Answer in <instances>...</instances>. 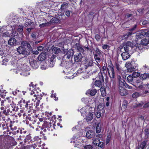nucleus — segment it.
I'll return each mask as SVG.
<instances>
[{
  "mask_svg": "<svg viewBox=\"0 0 149 149\" xmlns=\"http://www.w3.org/2000/svg\"><path fill=\"white\" fill-rule=\"evenodd\" d=\"M127 63H129V64L131 65V66L132 67V68H134L136 70H137L138 68V65L136 63V61H134L132 60L131 62H127Z\"/></svg>",
  "mask_w": 149,
  "mask_h": 149,
  "instance_id": "dca6fc26",
  "label": "nucleus"
},
{
  "mask_svg": "<svg viewBox=\"0 0 149 149\" xmlns=\"http://www.w3.org/2000/svg\"><path fill=\"white\" fill-rule=\"evenodd\" d=\"M10 65L13 69H18L19 70H22V68L25 67H26V68H29V67L27 66L23 65L22 64L19 60L15 59H12Z\"/></svg>",
  "mask_w": 149,
  "mask_h": 149,
  "instance_id": "7ed1b4c3",
  "label": "nucleus"
},
{
  "mask_svg": "<svg viewBox=\"0 0 149 149\" xmlns=\"http://www.w3.org/2000/svg\"><path fill=\"white\" fill-rule=\"evenodd\" d=\"M93 62L92 60L89 59L86 63V65H85L86 67V68H87L88 66H92L93 65Z\"/></svg>",
  "mask_w": 149,
  "mask_h": 149,
  "instance_id": "e433bc0d",
  "label": "nucleus"
},
{
  "mask_svg": "<svg viewBox=\"0 0 149 149\" xmlns=\"http://www.w3.org/2000/svg\"><path fill=\"white\" fill-rule=\"evenodd\" d=\"M83 56L81 53L77 54L74 55V61L76 62H78L81 61Z\"/></svg>",
  "mask_w": 149,
  "mask_h": 149,
  "instance_id": "a211bd4d",
  "label": "nucleus"
},
{
  "mask_svg": "<svg viewBox=\"0 0 149 149\" xmlns=\"http://www.w3.org/2000/svg\"><path fill=\"white\" fill-rule=\"evenodd\" d=\"M56 16H57V18L53 17L50 20V23H58L60 21V19H61L60 17H58L57 16V15H56Z\"/></svg>",
  "mask_w": 149,
  "mask_h": 149,
  "instance_id": "b1692460",
  "label": "nucleus"
},
{
  "mask_svg": "<svg viewBox=\"0 0 149 149\" xmlns=\"http://www.w3.org/2000/svg\"><path fill=\"white\" fill-rule=\"evenodd\" d=\"M147 144L146 141L142 142L141 144L138 146V149H143L146 147Z\"/></svg>",
  "mask_w": 149,
  "mask_h": 149,
  "instance_id": "cd10ccee",
  "label": "nucleus"
},
{
  "mask_svg": "<svg viewBox=\"0 0 149 149\" xmlns=\"http://www.w3.org/2000/svg\"><path fill=\"white\" fill-rule=\"evenodd\" d=\"M97 92V91L95 89H89L86 91V94L87 95L90 94L92 96H94L96 93Z\"/></svg>",
  "mask_w": 149,
  "mask_h": 149,
  "instance_id": "aec40b11",
  "label": "nucleus"
},
{
  "mask_svg": "<svg viewBox=\"0 0 149 149\" xmlns=\"http://www.w3.org/2000/svg\"><path fill=\"white\" fill-rule=\"evenodd\" d=\"M101 124L99 123L97 125L96 128V132L97 133H100L101 130Z\"/></svg>",
  "mask_w": 149,
  "mask_h": 149,
  "instance_id": "2f4dec72",
  "label": "nucleus"
},
{
  "mask_svg": "<svg viewBox=\"0 0 149 149\" xmlns=\"http://www.w3.org/2000/svg\"><path fill=\"white\" fill-rule=\"evenodd\" d=\"M77 48L79 52H83L84 51V50L83 48L81 47H77Z\"/></svg>",
  "mask_w": 149,
  "mask_h": 149,
  "instance_id": "774afa93",
  "label": "nucleus"
},
{
  "mask_svg": "<svg viewBox=\"0 0 149 149\" xmlns=\"http://www.w3.org/2000/svg\"><path fill=\"white\" fill-rule=\"evenodd\" d=\"M95 134V133L93 131L89 130L86 132V135L87 138L90 139L92 138Z\"/></svg>",
  "mask_w": 149,
  "mask_h": 149,
  "instance_id": "4be33fe9",
  "label": "nucleus"
},
{
  "mask_svg": "<svg viewBox=\"0 0 149 149\" xmlns=\"http://www.w3.org/2000/svg\"><path fill=\"white\" fill-rule=\"evenodd\" d=\"M51 3H47L46 5L45 6V7L46 8H47L48 9L51 8V7H52V5L51 4L50 5V4Z\"/></svg>",
  "mask_w": 149,
  "mask_h": 149,
  "instance_id": "e2e57ef3",
  "label": "nucleus"
},
{
  "mask_svg": "<svg viewBox=\"0 0 149 149\" xmlns=\"http://www.w3.org/2000/svg\"><path fill=\"white\" fill-rule=\"evenodd\" d=\"M10 30L8 31H7L3 33L2 36L3 38L6 37H11V34L10 33Z\"/></svg>",
  "mask_w": 149,
  "mask_h": 149,
  "instance_id": "c9c22d12",
  "label": "nucleus"
},
{
  "mask_svg": "<svg viewBox=\"0 0 149 149\" xmlns=\"http://www.w3.org/2000/svg\"><path fill=\"white\" fill-rule=\"evenodd\" d=\"M31 65L34 69H36L39 65V62L37 60H33L30 61Z\"/></svg>",
  "mask_w": 149,
  "mask_h": 149,
  "instance_id": "ddd939ff",
  "label": "nucleus"
},
{
  "mask_svg": "<svg viewBox=\"0 0 149 149\" xmlns=\"http://www.w3.org/2000/svg\"><path fill=\"white\" fill-rule=\"evenodd\" d=\"M17 40L14 38H10L8 41V44L10 45L14 46L16 45Z\"/></svg>",
  "mask_w": 149,
  "mask_h": 149,
  "instance_id": "a878e982",
  "label": "nucleus"
},
{
  "mask_svg": "<svg viewBox=\"0 0 149 149\" xmlns=\"http://www.w3.org/2000/svg\"><path fill=\"white\" fill-rule=\"evenodd\" d=\"M132 75L134 78H136L139 77L140 75V73L138 72H134Z\"/></svg>",
  "mask_w": 149,
  "mask_h": 149,
  "instance_id": "79ce46f5",
  "label": "nucleus"
},
{
  "mask_svg": "<svg viewBox=\"0 0 149 149\" xmlns=\"http://www.w3.org/2000/svg\"><path fill=\"white\" fill-rule=\"evenodd\" d=\"M111 137V135L110 134H109V135H108L106 141V145L108 144L110 142Z\"/></svg>",
  "mask_w": 149,
  "mask_h": 149,
  "instance_id": "de8ad7c7",
  "label": "nucleus"
},
{
  "mask_svg": "<svg viewBox=\"0 0 149 149\" xmlns=\"http://www.w3.org/2000/svg\"><path fill=\"white\" fill-rule=\"evenodd\" d=\"M52 51L53 53L57 54L60 52L61 50L60 48L54 47L52 48Z\"/></svg>",
  "mask_w": 149,
  "mask_h": 149,
  "instance_id": "c85d7f7f",
  "label": "nucleus"
},
{
  "mask_svg": "<svg viewBox=\"0 0 149 149\" xmlns=\"http://www.w3.org/2000/svg\"><path fill=\"white\" fill-rule=\"evenodd\" d=\"M100 57H97L96 56H94V58L95 59V60L96 61V62L97 63H98V62H100Z\"/></svg>",
  "mask_w": 149,
  "mask_h": 149,
  "instance_id": "052dcab7",
  "label": "nucleus"
},
{
  "mask_svg": "<svg viewBox=\"0 0 149 149\" xmlns=\"http://www.w3.org/2000/svg\"><path fill=\"white\" fill-rule=\"evenodd\" d=\"M31 135L30 134L26 136L25 139L24 140V143L27 142L29 143V141H31Z\"/></svg>",
  "mask_w": 149,
  "mask_h": 149,
  "instance_id": "7c9ffc66",
  "label": "nucleus"
},
{
  "mask_svg": "<svg viewBox=\"0 0 149 149\" xmlns=\"http://www.w3.org/2000/svg\"><path fill=\"white\" fill-rule=\"evenodd\" d=\"M101 94L102 96H104L106 95V91L104 87H101L100 89Z\"/></svg>",
  "mask_w": 149,
  "mask_h": 149,
  "instance_id": "58836bf2",
  "label": "nucleus"
},
{
  "mask_svg": "<svg viewBox=\"0 0 149 149\" xmlns=\"http://www.w3.org/2000/svg\"><path fill=\"white\" fill-rule=\"evenodd\" d=\"M142 106V105L141 104H136V103H134L133 104V106L134 108L136 107H140Z\"/></svg>",
  "mask_w": 149,
  "mask_h": 149,
  "instance_id": "0e129e2a",
  "label": "nucleus"
},
{
  "mask_svg": "<svg viewBox=\"0 0 149 149\" xmlns=\"http://www.w3.org/2000/svg\"><path fill=\"white\" fill-rule=\"evenodd\" d=\"M10 126L11 129L13 131L16 130L17 129V127L16 126H14L12 125H10Z\"/></svg>",
  "mask_w": 149,
  "mask_h": 149,
  "instance_id": "69168bd1",
  "label": "nucleus"
},
{
  "mask_svg": "<svg viewBox=\"0 0 149 149\" xmlns=\"http://www.w3.org/2000/svg\"><path fill=\"white\" fill-rule=\"evenodd\" d=\"M128 52L125 51L122 53L121 55L124 60H126L129 58L130 56Z\"/></svg>",
  "mask_w": 149,
  "mask_h": 149,
  "instance_id": "412c9836",
  "label": "nucleus"
},
{
  "mask_svg": "<svg viewBox=\"0 0 149 149\" xmlns=\"http://www.w3.org/2000/svg\"><path fill=\"white\" fill-rule=\"evenodd\" d=\"M41 69L42 70H45L47 68V66L46 63H45L42 65L40 67Z\"/></svg>",
  "mask_w": 149,
  "mask_h": 149,
  "instance_id": "3c124183",
  "label": "nucleus"
},
{
  "mask_svg": "<svg viewBox=\"0 0 149 149\" xmlns=\"http://www.w3.org/2000/svg\"><path fill=\"white\" fill-rule=\"evenodd\" d=\"M6 51L5 50H1V48H0V55L1 56H5L6 55Z\"/></svg>",
  "mask_w": 149,
  "mask_h": 149,
  "instance_id": "6e6d98bb",
  "label": "nucleus"
},
{
  "mask_svg": "<svg viewBox=\"0 0 149 149\" xmlns=\"http://www.w3.org/2000/svg\"><path fill=\"white\" fill-rule=\"evenodd\" d=\"M125 66L127 68V72H128L131 73L136 70L134 68H132V67L131 66V65L129 64V63L127 62L125 65Z\"/></svg>",
  "mask_w": 149,
  "mask_h": 149,
  "instance_id": "6ab92c4d",
  "label": "nucleus"
},
{
  "mask_svg": "<svg viewBox=\"0 0 149 149\" xmlns=\"http://www.w3.org/2000/svg\"><path fill=\"white\" fill-rule=\"evenodd\" d=\"M119 93L120 95L122 96L126 95L128 94L127 91L124 88H121L119 89Z\"/></svg>",
  "mask_w": 149,
  "mask_h": 149,
  "instance_id": "393cba45",
  "label": "nucleus"
},
{
  "mask_svg": "<svg viewBox=\"0 0 149 149\" xmlns=\"http://www.w3.org/2000/svg\"><path fill=\"white\" fill-rule=\"evenodd\" d=\"M139 96V93L137 92L133 93L132 95V97L134 98H136Z\"/></svg>",
  "mask_w": 149,
  "mask_h": 149,
  "instance_id": "864d4df0",
  "label": "nucleus"
},
{
  "mask_svg": "<svg viewBox=\"0 0 149 149\" xmlns=\"http://www.w3.org/2000/svg\"><path fill=\"white\" fill-rule=\"evenodd\" d=\"M23 28L22 26L19 25L17 27V31L19 33L22 32L23 30Z\"/></svg>",
  "mask_w": 149,
  "mask_h": 149,
  "instance_id": "8fccbe9b",
  "label": "nucleus"
},
{
  "mask_svg": "<svg viewBox=\"0 0 149 149\" xmlns=\"http://www.w3.org/2000/svg\"><path fill=\"white\" fill-rule=\"evenodd\" d=\"M104 108V105L102 104H100L98 106L97 109L99 111H101Z\"/></svg>",
  "mask_w": 149,
  "mask_h": 149,
  "instance_id": "603ef678",
  "label": "nucleus"
},
{
  "mask_svg": "<svg viewBox=\"0 0 149 149\" xmlns=\"http://www.w3.org/2000/svg\"><path fill=\"white\" fill-rule=\"evenodd\" d=\"M145 34L146 33L144 32L143 30H141L136 35V37L139 38H143L145 36Z\"/></svg>",
  "mask_w": 149,
  "mask_h": 149,
  "instance_id": "bb28decb",
  "label": "nucleus"
},
{
  "mask_svg": "<svg viewBox=\"0 0 149 149\" xmlns=\"http://www.w3.org/2000/svg\"><path fill=\"white\" fill-rule=\"evenodd\" d=\"M46 53L45 52H42L38 56V60L40 61H42L45 60L46 57Z\"/></svg>",
  "mask_w": 149,
  "mask_h": 149,
  "instance_id": "5701e85b",
  "label": "nucleus"
},
{
  "mask_svg": "<svg viewBox=\"0 0 149 149\" xmlns=\"http://www.w3.org/2000/svg\"><path fill=\"white\" fill-rule=\"evenodd\" d=\"M132 34V33L130 32H128L124 35V36L125 38H127L128 36L131 35Z\"/></svg>",
  "mask_w": 149,
  "mask_h": 149,
  "instance_id": "bf43d9fd",
  "label": "nucleus"
},
{
  "mask_svg": "<svg viewBox=\"0 0 149 149\" xmlns=\"http://www.w3.org/2000/svg\"><path fill=\"white\" fill-rule=\"evenodd\" d=\"M8 101L9 103H10V105L11 107H9V105H7L6 106H5V102L6 101V100H2L1 102L0 105V109L2 111V113L6 116H8L10 115L13 116L15 114L13 113V111H17L19 109V108L17 106H16L15 104L9 98H8Z\"/></svg>",
  "mask_w": 149,
  "mask_h": 149,
  "instance_id": "f257e3e1",
  "label": "nucleus"
},
{
  "mask_svg": "<svg viewBox=\"0 0 149 149\" xmlns=\"http://www.w3.org/2000/svg\"><path fill=\"white\" fill-rule=\"evenodd\" d=\"M68 6V4L66 2H63L61 6V9L62 10H64L67 8Z\"/></svg>",
  "mask_w": 149,
  "mask_h": 149,
  "instance_id": "72a5a7b5",
  "label": "nucleus"
},
{
  "mask_svg": "<svg viewBox=\"0 0 149 149\" xmlns=\"http://www.w3.org/2000/svg\"><path fill=\"white\" fill-rule=\"evenodd\" d=\"M144 134L145 137L147 138L148 136L149 135V129H146L145 130Z\"/></svg>",
  "mask_w": 149,
  "mask_h": 149,
  "instance_id": "5fc2aeb1",
  "label": "nucleus"
},
{
  "mask_svg": "<svg viewBox=\"0 0 149 149\" xmlns=\"http://www.w3.org/2000/svg\"><path fill=\"white\" fill-rule=\"evenodd\" d=\"M55 61H49V66L50 67H52L55 64Z\"/></svg>",
  "mask_w": 149,
  "mask_h": 149,
  "instance_id": "338daca9",
  "label": "nucleus"
},
{
  "mask_svg": "<svg viewBox=\"0 0 149 149\" xmlns=\"http://www.w3.org/2000/svg\"><path fill=\"white\" fill-rule=\"evenodd\" d=\"M125 84L122 81L120 80L118 84L119 89L121 88H123V86H125Z\"/></svg>",
  "mask_w": 149,
  "mask_h": 149,
  "instance_id": "37998d69",
  "label": "nucleus"
},
{
  "mask_svg": "<svg viewBox=\"0 0 149 149\" xmlns=\"http://www.w3.org/2000/svg\"><path fill=\"white\" fill-rule=\"evenodd\" d=\"M109 75L111 78H113L115 77V72L114 70V66L112 63L110 61L108 64L107 66V71Z\"/></svg>",
  "mask_w": 149,
  "mask_h": 149,
  "instance_id": "423d86ee",
  "label": "nucleus"
},
{
  "mask_svg": "<svg viewBox=\"0 0 149 149\" xmlns=\"http://www.w3.org/2000/svg\"><path fill=\"white\" fill-rule=\"evenodd\" d=\"M84 149H93V148L91 145H86L84 146Z\"/></svg>",
  "mask_w": 149,
  "mask_h": 149,
  "instance_id": "13d9d810",
  "label": "nucleus"
},
{
  "mask_svg": "<svg viewBox=\"0 0 149 149\" xmlns=\"http://www.w3.org/2000/svg\"><path fill=\"white\" fill-rule=\"evenodd\" d=\"M96 53L94 54V56L101 57V52L100 50L97 49L96 50Z\"/></svg>",
  "mask_w": 149,
  "mask_h": 149,
  "instance_id": "c03bdc74",
  "label": "nucleus"
},
{
  "mask_svg": "<svg viewBox=\"0 0 149 149\" xmlns=\"http://www.w3.org/2000/svg\"><path fill=\"white\" fill-rule=\"evenodd\" d=\"M40 93H41V91L39 90V89L38 88L37 90L36 89V88H34V90L33 91H32L30 94L31 95H33L34 94H39Z\"/></svg>",
  "mask_w": 149,
  "mask_h": 149,
  "instance_id": "f704fd0d",
  "label": "nucleus"
},
{
  "mask_svg": "<svg viewBox=\"0 0 149 149\" xmlns=\"http://www.w3.org/2000/svg\"><path fill=\"white\" fill-rule=\"evenodd\" d=\"M82 72V71L81 69L77 71V73L74 74H73L72 75L73 77L71 78H69L70 79H72L73 78H74V77H75L76 76H77V74H79L81 73Z\"/></svg>",
  "mask_w": 149,
  "mask_h": 149,
  "instance_id": "a18cd8bd",
  "label": "nucleus"
},
{
  "mask_svg": "<svg viewBox=\"0 0 149 149\" xmlns=\"http://www.w3.org/2000/svg\"><path fill=\"white\" fill-rule=\"evenodd\" d=\"M93 108L88 106H86L80 109V112L84 116H86V120L88 122L90 121L93 118L92 114Z\"/></svg>",
  "mask_w": 149,
  "mask_h": 149,
  "instance_id": "f03ea898",
  "label": "nucleus"
},
{
  "mask_svg": "<svg viewBox=\"0 0 149 149\" xmlns=\"http://www.w3.org/2000/svg\"><path fill=\"white\" fill-rule=\"evenodd\" d=\"M8 61V60L7 59H4L3 60L2 63H1L2 65H6L7 64V62Z\"/></svg>",
  "mask_w": 149,
  "mask_h": 149,
  "instance_id": "4d7b16f0",
  "label": "nucleus"
},
{
  "mask_svg": "<svg viewBox=\"0 0 149 149\" xmlns=\"http://www.w3.org/2000/svg\"><path fill=\"white\" fill-rule=\"evenodd\" d=\"M36 145L35 144H34L27 146H26V148L27 149H34L36 148Z\"/></svg>",
  "mask_w": 149,
  "mask_h": 149,
  "instance_id": "a19ab883",
  "label": "nucleus"
},
{
  "mask_svg": "<svg viewBox=\"0 0 149 149\" xmlns=\"http://www.w3.org/2000/svg\"><path fill=\"white\" fill-rule=\"evenodd\" d=\"M127 101L125 100L123 101V104L122 105V108L125 110L127 106Z\"/></svg>",
  "mask_w": 149,
  "mask_h": 149,
  "instance_id": "09e8293b",
  "label": "nucleus"
},
{
  "mask_svg": "<svg viewBox=\"0 0 149 149\" xmlns=\"http://www.w3.org/2000/svg\"><path fill=\"white\" fill-rule=\"evenodd\" d=\"M149 43V40L148 39H144L141 41V44L143 45H146Z\"/></svg>",
  "mask_w": 149,
  "mask_h": 149,
  "instance_id": "473e14b6",
  "label": "nucleus"
},
{
  "mask_svg": "<svg viewBox=\"0 0 149 149\" xmlns=\"http://www.w3.org/2000/svg\"><path fill=\"white\" fill-rule=\"evenodd\" d=\"M20 106L21 107H24L27 110L28 112L30 113L33 111L34 112V110H33V107L32 106L33 104L32 102H30V101L26 102L25 100H22L20 101Z\"/></svg>",
  "mask_w": 149,
  "mask_h": 149,
  "instance_id": "39448f33",
  "label": "nucleus"
},
{
  "mask_svg": "<svg viewBox=\"0 0 149 149\" xmlns=\"http://www.w3.org/2000/svg\"><path fill=\"white\" fill-rule=\"evenodd\" d=\"M133 77H132V75H129L127 78L128 82L130 84H132V82L133 81Z\"/></svg>",
  "mask_w": 149,
  "mask_h": 149,
  "instance_id": "ea45409f",
  "label": "nucleus"
},
{
  "mask_svg": "<svg viewBox=\"0 0 149 149\" xmlns=\"http://www.w3.org/2000/svg\"><path fill=\"white\" fill-rule=\"evenodd\" d=\"M98 76L99 77V80H97L95 82V85L99 87H103L102 86L104 85V78L101 73L99 74Z\"/></svg>",
  "mask_w": 149,
  "mask_h": 149,
  "instance_id": "1a4fd4ad",
  "label": "nucleus"
},
{
  "mask_svg": "<svg viewBox=\"0 0 149 149\" xmlns=\"http://www.w3.org/2000/svg\"><path fill=\"white\" fill-rule=\"evenodd\" d=\"M20 74L21 75H22L24 76H26L29 75L30 74L26 70V72H22L20 73Z\"/></svg>",
  "mask_w": 149,
  "mask_h": 149,
  "instance_id": "49530a36",
  "label": "nucleus"
},
{
  "mask_svg": "<svg viewBox=\"0 0 149 149\" xmlns=\"http://www.w3.org/2000/svg\"><path fill=\"white\" fill-rule=\"evenodd\" d=\"M33 97H35L36 100H37L39 99L41 100L42 97V95L41 94V93H40L38 94H35L33 95Z\"/></svg>",
  "mask_w": 149,
  "mask_h": 149,
  "instance_id": "4c0bfd02",
  "label": "nucleus"
},
{
  "mask_svg": "<svg viewBox=\"0 0 149 149\" xmlns=\"http://www.w3.org/2000/svg\"><path fill=\"white\" fill-rule=\"evenodd\" d=\"M136 88L142 89L144 88V85L143 82L140 79H138L136 80L134 83V85Z\"/></svg>",
  "mask_w": 149,
  "mask_h": 149,
  "instance_id": "9d476101",
  "label": "nucleus"
},
{
  "mask_svg": "<svg viewBox=\"0 0 149 149\" xmlns=\"http://www.w3.org/2000/svg\"><path fill=\"white\" fill-rule=\"evenodd\" d=\"M74 53L73 51L71 50H69L67 53L64 55V58L69 59L73 56Z\"/></svg>",
  "mask_w": 149,
  "mask_h": 149,
  "instance_id": "2eb2a0df",
  "label": "nucleus"
},
{
  "mask_svg": "<svg viewBox=\"0 0 149 149\" xmlns=\"http://www.w3.org/2000/svg\"><path fill=\"white\" fill-rule=\"evenodd\" d=\"M149 78V74L148 73H145L141 75L140 78L143 80Z\"/></svg>",
  "mask_w": 149,
  "mask_h": 149,
  "instance_id": "c756f323",
  "label": "nucleus"
},
{
  "mask_svg": "<svg viewBox=\"0 0 149 149\" xmlns=\"http://www.w3.org/2000/svg\"><path fill=\"white\" fill-rule=\"evenodd\" d=\"M54 125L51 122H45L42 125V129L43 130L44 128H47L48 131L52 132L54 128Z\"/></svg>",
  "mask_w": 149,
  "mask_h": 149,
  "instance_id": "6e6552de",
  "label": "nucleus"
},
{
  "mask_svg": "<svg viewBox=\"0 0 149 149\" xmlns=\"http://www.w3.org/2000/svg\"><path fill=\"white\" fill-rule=\"evenodd\" d=\"M21 45L20 46H22L23 47H25L27 46L28 49L29 51L32 50V48L28 42L25 41H22L21 42Z\"/></svg>",
  "mask_w": 149,
  "mask_h": 149,
  "instance_id": "4468645a",
  "label": "nucleus"
},
{
  "mask_svg": "<svg viewBox=\"0 0 149 149\" xmlns=\"http://www.w3.org/2000/svg\"><path fill=\"white\" fill-rule=\"evenodd\" d=\"M65 14L66 16L69 17L70 16V11L68 10H66L65 11Z\"/></svg>",
  "mask_w": 149,
  "mask_h": 149,
  "instance_id": "680f3d73",
  "label": "nucleus"
},
{
  "mask_svg": "<svg viewBox=\"0 0 149 149\" xmlns=\"http://www.w3.org/2000/svg\"><path fill=\"white\" fill-rule=\"evenodd\" d=\"M7 27L8 29L10 27H11V29H10V30L11 37H15V36H17L18 34V33L16 30H15L14 27L13 26L8 25Z\"/></svg>",
  "mask_w": 149,
  "mask_h": 149,
  "instance_id": "f8f14e48",
  "label": "nucleus"
},
{
  "mask_svg": "<svg viewBox=\"0 0 149 149\" xmlns=\"http://www.w3.org/2000/svg\"><path fill=\"white\" fill-rule=\"evenodd\" d=\"M17 51L19 54L22 55L24 57H27L29 54L30 52L26 49L25 47L19 46L17 48Z\"/></svg>",
  "mask_w": 149,
  "mask_h": 149,
  "instance_id": "0eeeda50",
  "label": "nucleus"
},
{
  "mask_svg": "<svg viewBox=\"0 0 149 149\" xmlns=\"http://www.w3.org/2000/svg\"><path fill=\"white\" fill-rule=\"evenodd\" d=\"M41 20L42 22L43 23L40 24L39 26L41 28H44L51 25L50 23L48 22L44 17L41 18Z\"/></svg>",
  "mask_w": 149,
  "mask_h": 149,
  "instance_id": "9b49d317",
  "label": "nucleus"
},
{
  "mask_svg": "<svg viewBox=\"0 0 149 149\" xmlns=\"http://www.w3.org/2000/svg\"><path fill=\"white\" fill-rule=\"evenodd\" d=\"M62 64H63V65L66 69H68L71 67L72 63L70 61H67L63 62L62 63Z\"/></svg>",
  "mask_w": 149,
  "mask_h": 149,
  "instance_id": "f3484780",
  "label": "nucleus"
},
{
  "mask_svg": "<svg viewBox=\"0 0 149 149\" xmlns=\"http://www.w3.org/2000/svg\"><path fill=\"white\" fill-rule=\"evenodd\" d=\"M124 47V49L125 51H130L133 49H135L136 48V50L138 51V49H139V46H134L133 43L131 42L127 41L124 42L122 45Z\"/></svg>",
  "mask_w": 149,
  "mask_h": 149,
  "instance_id": "20e7f679",
  "label": "nucleus"
}]
</instances>
